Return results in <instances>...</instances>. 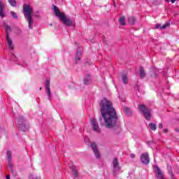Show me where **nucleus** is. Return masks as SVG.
Here are the masks:
<instances>
[{"instance_id": "obj_7", "label": "nucleus", "mask_w": 179, "mask_h": 179, "mask_svg": "<svg viewBox=\"0 0 179 179\" xmlns=\"http://www.w3.org/2000/svg\"><path fill=\"white\" fill-rule=\"evenodd\" d=\"M91 125L94 132H97L98 134H100L101 132L100 127H99V124H97V120H96V118L92 117L91 119Z\"/></svg>"}, {"instance_id": "obj_47", "label": "nucleus", "mask_w": 179, "mask_h": 179, "mask_svg": "<svg viewBox=\"0 0 179 179\" xmlns=\"http://www.w3.org/2000/svg\"><path fill=\"white\" fill-rule=\"evenodd\" d=\"M0 101H1V99H0Z\"/></svg>"}, {"instance_id": "obj_46", "label": "nucleus", "mask_w": 179, "mask_h": 179, "mask_svg": "<svg viewBox=\"0 0 179 179\" xmlns=\"http://www.w3.org/2000/svg\"><path fill=\"white\" fill-rule=\"evenodd\" d=\"M41 89H42L41 87L39 88L40 90H41Z\"/></svg>"}, {"instance_id": "obj_42", "label": "nucleus", "mask_w": 179, "mask_h": 179, "mask_svg": "<svg viewBox=\"0 0 179 179\" xmlns=\"http://www.w3.org/2000/svg\"><path fill=\"white\" fill-rule=\"evenodd\" d=\"M176 132H179V129H176Z\"/></svg>"}, {"instance_id": "obj_40", "label": "nucleus", "mask_w": 179, "mask_h": 179, "mask_svg": "<svg viewBox=\"0 0 179 179\" xmlns=\"http://www.w3.org/2000/svg\"><path fill=\"white\" fill-rule=\"evenodd\" d=\"M176 1H177V0H171V3H174L176 2Z\"/></svg>"}, {"instance_id": "obj_13", "label": "nucleus", "mask_w": 179, "mask_h": 179, "mask_svg": "<svg viewBox=\"0 0 179 179\" xmlns=\"http://www.w3.org/2000/svg\"><path fill=\"white\" fill-rule=\"evenodd\" d=\"M157 178L158 179H166L164 178V173H163V171L159 169V167L157 168Z\"/></svg>"}, {"instance_id": "obj_29", "label": "nucleus", "mask_w": 179, "mask_h": 179, "mask_svg": "<svg viewBox=\"0 0 179 179\" xmlns=\"http://www.w3.org/2000/svg\"><path fill=\"white\" fill-rule=\"evenodd\" d=\"M170 26V24L169 22H166L165 24L163 26L160 27L161 30H164L165 29H167Z\"/></svg>"}, {"instance_id": "obj_38", "label": "nucleus", "mask_w": 179, "mask_h": 179, "mask_svg": "<svg viewBox=\"0 0 179 179\" xmlns=\"http://www.w3.org/2000/svg\"><path fill=\"white\" fill-rule=\"evenodd\" d=\"M164 132H165V134H167L169 132V130L167 129H164Z\"/></svg>"}, {"instance_id": "obj_26", "label": "nucleus", "mask_w": 179, "mask_h": 179, "mask_svg": "<svg viewBox=\"0 0 179 179\" xmlns=\"http://www.w3.org/2000/svg\"><path fill=\"white\" fill-rule=\"evenodd\" d=\"M6 155L8 162H12V152H10V151H7Z\"/></svg>"}, {"instance_id": "obj_23", "label": "nucleus", "mask_w": 179, "mask_h": 179, "mask_svg": "<svg viewBox=\"0 0 179 179\" xmlns=\"http://www.w3.org/2000/svg\"><path fill=\"white\" fill-rule=\"evenodd\" d=\"M123 111L124 113H125V114H127V115H131V109H129V108H127L124 107L123 108Z\"/></svg>"}, {"instance_id": "obj_35", "label": "nucleus", "mask_w": 179, "mask_h": 179, "mask_svg": "<svg viewBox=\"0 0 179 179\" xmlns=\"http://www.w3.org/2000/svg\"><path fill=\"white\" fill-rule=\"evenodd\" d=\"M169 174H170V176H171V177H173V170L172 169H171L170 171H169Z\"/></svg>"}, {"instance_id": "obj_6", "label": "nucleus", "mask_w": 179, "mask_h": 179, "mask_svg": "<svg viewBox=\"0 0 179 179\" xmlns=\"http://www.w3.org/2000/svg\"><path fill=\"white\" fill-rule=\"evenodd\" d=\"M113 175L114 177H117L118 174H120V171H121V166H120V164L118 163V158L115 157L113 162Z\"/></svg>"}, {"instance_id": "obj_24", "label": "nucleus", "mask_w": 179, "mask_h": 179, "mask_svg": "<svg viewBox=\"0 0 179 179\" xmlns=\"http://www.w3.org/2000/svg\"><path fill=\"white\" fill-rule=\"evenodd\" d=\"M149 127H150V129H151L152 131H156V129H157V127L156 126V124L153 123H150L149 124Z\"/></svg>"}, {"instance_id": "obj_39", "label": "nucleus", "mask_w": 179, "mask_h": 179, "mask_svg": "<svg viewBox=\"0 0 179 179\" xmlns=\"http://www.w3.org/2000/svg\"><path fill=\"white\" fill-rule=\"evenodd\" d=\"M6 179H10V176L9 175H8L6 177Z\"/></svg>"}, {"instance_id": "obj_36", "label": "nucleus", "mask_w": 179, "mask_h": 179, "mask_svg": "<svg viewBox=\"0 0 179 179\" xmlns=\"http://www.w3.org/2000/svg\"><path fill=\"white\" fill-rule=\"evenodd\" d=\"M159 128H160L161 129H163V124L159 123Z\"/></svg>"}, {"instance_id": "obj_9", "label": "nucleus", "mask_w": 179, "mask_h": 179, "mask_svg": "<svg viewBox=\"0 0 179 179\" xmlns=\"http://www.w3.org/2000/svg\"><path fill=\"white\" fill-rule=\"evenodd\" d=\"M69 166L73 173V176L74 177V179L78 178V177H79V173H78V169H76V166L73 165V162H70L69 164Z\"/></svg>"}, {"instance_id": "obj_37", "label": "nucleus", "mask_w": 179, "mask_h": 179, "mask_svg": "<svg viewBox=\"0 0 179 179\" xmlns=\"http://www.w3.org/2000/svg\"><path fill=\"white\" fill-rule=\"evenodd\" d=\"M130 157H131V159H135V154H131V155H130Z\"/></svg>"}, {"instance_id": "obj_43", "label": "nucleus", "mask_w": 179, "mask_h": 179, "mask_svg": "<svg viewBox=\"0 0 179 179\" xmlns=\"http://www.w3.org/2000/svg\"><path fill=\"white\" fill-rule=\"evenodd\" d=\"M160 24H157V29H159Z\"/></svg>"}, {"instance_id": "obj_11", "label": "nucleus", "mask_w": 179, "mask_h": 179, "mask_svg": "<svg viewBox=\"0 0 179 179\" xmlns=\"http://www.w3.org/2000/svg\"><path fill=\"white\" fill-rule=\"evenodd\" d=\"M84 85H92V76L86 74L83 78Z\"/></svg>"}, {"instance_id": "obj_10", "label": "nucleus", "mask_w": 179, "mask_h": 179, "mask_svg": "<svg viewBox=\"0 0 179 179\" xmlns=\"http://www.w3.org/2000/svg\"><path fill=\"white\" fill-rule=\"evenodd\" d=\"M90 146L96 159H100V152H99V149L97 148V145H96V143H92Z\"/></svg>"}, {"instance_id": "obj_14", "label": "nucleus", "mask_w": 179, "mask_h": 179, "mask_svg": "<svg viewBox=\"0 0 179 179\" xmlns=\"http://www.w3.org/2000/svg\"><path fill=\"white\" fill-rule=\"evenodd\" d=\"M3 8H5V6L3 5V3H2V1H0V17H5Z\"/></svg>"}, {"instance_id": "obj_30", "label": "nucleus", "mask_w": 179, "mask_h": 179, "mask_svg": "<svg viewBox=\"0 0 179 179\" xmlns=\"http://www.w3.org/2000/svg\"><path fill=\"white\" fill-rule=\"evenodd\" d=\"M151 72H153L155 78L157 77V74L156 73V68L151 67Z\"/></svg>"}, {"instance_id": "obj_1", "label": "nucleus", "mask_w": 179, "mask_h": 179, "mask_svg": "<svg viewBox=\"0 0 179 179\" xmlns=\"http://www.w3.org/2000/svg\"><path fill=\"white\" fill-rule=\"evenodd\" d=\"M99 106L101 107V115L99 121L101 125H104L108 129H117L120 128L121 123L120 117L117 115V111L113 107V103L108 99L103 98L101 100Z\"/></svg>"}, {"instance_id": "obj_34", "label": "nucleus", "mask_w": 179, "mask_h": 179, "mask_svg": "<svg viewBox=\"0 0 179 179\" xmlns=\"http://www.w3.org/2000/svg\"><path fill=\"white\" fill-rule=\"evenodd\" d=\"M8 167H10V169H12L13 167V165H12V163H10V162H8Z\"/></svg>"}, {"instance_id": "obj_32", "label": "nucleus", "mask_w": 179, "mask_h": 179, "mask_svg": "<svg viewBox=\"0 0 179 179\" xmlns=\"http://www.w3.org/2000/svg\"><path fill=\"white\" fill-rule=\"evenodd\" d=\"M12 59L13 61H14V62H17V57H16V55H15L14 54H13Z\"/></svg>"}, {"instance_id": "obj_17", "label": "nucleus", "mask_w": 179, "mask_h": 179, "mask_svg": "<svg viewBox=\"0 0 179 179\" xmlns=\"http://www.w3.org/2000/svg\"><path fill=\"white\" fill-rule=\"evenodd\" d=\"M122 80L124 85H127L128 83V76H127V74H123L122 76Z\"/></svg>"}, {"instance_id": "obj_2", "label": "nucleus", "mask_w": 179, "mask_h": 179, "mask_svg": "<svg viewBox=\"0 0 179 179\" xmlns=\"http://www.w3.org/2000/svg\"><path fill=\"white\" fill-rule=\"evenodd\" d=\"M53 10L57 17H59L60 20L62 21L63 24H65L68 27H71L73 26V22L72 19L69 17H66L64 13H61V11L58 9V7L55 5H53Z\"/></svg>"}, {"instance_id": "obj_22", "label": "nucleus", "mask_w": 179, "mask_h": 179, "mask_svg": "<svg viewBox=\"0 0 179 179\" xmlns=\"http://www.w3.org/2000/svg\"><path fill=\"white\" fill-rule=\"evenodd\" d=\"M119 22L122 26H125V17L121 16L119 19Z\"/></svg>"}, {"instance_id": "obj_31", "label": "nucleus", "mask_w": 179, "mask_h": 179, "mask_svg": "<svg viewBox=\"0 0 179 179\" xmlns=\"http://www.w3.org/2000/svg\"><path fill=\"white\" fill-rule=\"evenodd\" d=\"M153 170H154V173H155L156 177H157V165L155 164L154 166Z\"/></svg>"}, {"instance_id": "obj_18", "label": "nucleus", "mask_w": 179, "mask_h": 179, "mask_svg": "<svg viewBox=\"0 0 179 179\" xmlns=\"http://www.w3.org/2000/svg\"><path fill=\"white\" fill-rule=\"evenodd\" d=\"M46 94L48 96V100L51 101V97L52 96V94H51V89L50 87H46Z\"/></svg>"}, {"instance_id": "obj_45", "label": "nucleus", "mask_w": 179, "mask_h": 179, "mask_svg": "<svg viewBox=\"0 0 179 179\" xmlns=\"http://www.w3.org/2000/svg\"><path fill=\"white\" fill-rule=\"evenodd\" d=\"M166 2H170V0H166Z\"/></svg>"}, {"instance_id": "obj_16", "label": "nucleus", "mask_w": 179, "mask_h": 179, "mask_svg": "<svg viewBox=\"0 0 179 179\" xmlns=\"http://www.w3.org/2000/svg\"><path fill=\"white\" fill-rule=\"evenodd\" d=\"M139 75H140L141 79H143V78L146 76V73H145V70L143 69V67H140Z\"/></svg>"}, {"instance_id": "obj_4", "label": "nucleus", "mask_w": 179, "mask_h": 179, "mask_svg": "<svg viewBox=\"0 0 179 179\" xmlns=\"http://www.w3.org/2000/svg\"><path fill=\"white\" fill-rule=\"evenodd\" d=\"M15 124L17 128L20 129V131H22V132H27V131H29V128L30 127L29 124H27V120H26V118L21 115H18L17 117Z\"/></svg>"}, {"instance_id": "obj_33", "label": "nucleus", "mask_w": 179, "mask_h": 179, "mask_svg": "<svg viewBox=\"0 0 179 179\" xmlns=\"http://www.w3.org/2000/svg\"><path fill=\"white\" fill-rule=\"evenodd\" d=\"M45 88L50 87V80H47L45 84Z\"/></svg>"}, {"instance_id": "obj_15", "label": "nucleus", "mask_w": 179, "mask_h": 179, "mask_svg": "<svg viewBox=\"0 0 179 179\" xmlns=\"http://www.w3.org/2000/svg\"><path fill=\"white\" fill-rule=\"evenodd\" d=\"M6 41H7V44L8 45V48H10V50H13L15 48L12 45L13 44L12 39H10V38H9V36H6Z\"/></svg>"}, {"instance_id": "obj_3", "label": "nucleus", "mask_w": 179, "mask_h": 179, "mask_svg": "<svg viewBox=\"0 0 179 179\" xmlns=\"http://www.w3.org/2000/svg\"><path fill=\"white\" fill-rule=\"evenodd\" d=\"M23 12H24V16L26 19V20L28 22V27L29 29H33V23H34V21L33 20V18L31 17V15H33V8L30 6L28 4H24L23 6Z\"/></svg>"}, {"instance_id": "obj_25", "label": "nucleus", "mask_w": 179, "mask_h": 179, "mask_svg": "<svg viewBox=\"0 0 179 179\" xmlns=\"http://www.w3.org/2000/svg\"><path fill=\"white\" fill-rule=\"evenodd\" d=\"M8 3H10V6L15 7L17 4L16 0H8Z\"/></svg>"}, {"instance_id": "obj_12", "label": "nucleus", "mask_w": 179, "mask_h": 179, "mask_svg": "<svg viewBox=\"0 0 179 179\" xmlns=\"http://www.w3.org/2000/svg\"><path fill=\"white\" fill-rule=\"evenodd\" d=\"M83 48L82 47H79L78 50H77V53L76 55V61L78 62V61H80V58H82V50Z\"/></svg>"}, {"instance_id": "obj_28", "label": "nucleus", "mask_w": 179, "mask_h": 179, "mask_svg": "<svg viewBox=\"0 0 179 179\" xmlns=\"http://www.w3.org/2000/svg\"><path fill=\"white\" fill-rule=\"evenodd\" d=\"M29 179H41V178H40L36 174H31L29 175Z\"/></svg>"}, {"instance_id": "obj_20", "label": "nucleus", "mask_w": 179, "mask_h": 179, "mask_svg": "<svg viewBox=\"0 0 179 179\" xmlns=\"http://www.w3.org/2000/svg\"><path fill=\"white\" fill-rule=\"evenodd\" d=\"M148 143L150 146V148H152V149L157 147L156 141H155V140L150 141L148 142Z\"/></svg>"}, {"instance_id": "obj_21", "label": "nucleus", "mask_w": 179, "mask_h": 179, "mask_svg": "<svg viewBox=\"0 0 179 179\" xmlns=\"http://www.w3.org/2000/svg\"><path fill=\"white\" fill-rule=\"evenodd\" d=\"M128 20H129V24H131V26H134V24H135V22H136V20H135V17H129L128 18Z\"/></svg>"}, {"instance_id": "obj_44", "label": "nucleus", "mask_w": 179, "mask_h": 179, "mask_svg": "<svg viewBox=\"0 0 179 179\" xmlns=\"http://www.w3.org/2000/svg\"><path fill=\"white\" fill-rule=\"evenodd\" d=\"M155 29H157V24H155Z\"/></svg>"}, {"instance_id": "obj_41", "label": "nucleus", "mask_w": 179, "mask_h": 179, "mask_svg": "<svg viewBox=\"0 0 179 179\" xmlns=\"http://www.w3.org/2000/svg\"><path fill=\"white\" fill-rule=\"evenodd\" d=\"M10 171H11V173H13V167L12 169H10Z\"/></svg>"}, {"instance_id": "obj_27", "label": "nucleus", "mask_w": 179, "mask_h": 179, "mask_svg": "<svg viewBox=\"0 0 179 179\" xmlns=\"http://www.w3.org/2000/svg\"><path fill=\"white\" fill-rule=\"evenodd\" d=\"M10 15L13 17V19H18L19 17L17 16V14L13 11L10 12Z\"/></svg>"}, {"instance_id": "obj_5", "label": "nucleus", "mask_w": 179, "mask_h": 179, "mask_svg": "<svg viewBox=\"0 0 179 179\" xmlns=\"http://www.w3.org/2000/svg\"><path fill=\"white\" fill-rule=\"evenodd\" d=\"M138 110L143 115L146 121H150L152 118V110L148 108L145 104H140L138 106Z\"/></svg>"}, {"instance_id": "obj_19", "label": "nucleus", "mask_w": 179, "mask_h": 179, "mask_svg": "<svg viewBox=\"0 0 179 179\" xmlns=\"http://www.w3.org/2000/svg\"><path fill=\"white\" fill-rule=\"evenodd\" d=\"M6 36H9V31H11L10 27L8 24H5Z\"/></svg>"}, {"instance_id": "obj_8", "label": "nucleus", "mask_w": 179, "mask_h": 179, "mask_svg": "<svg viewBox=\"0 0 179 179\" xmlns=\"http://www.w3.org/2000/svg\"><path fill=\"white\" fill-rule=\"evenodd\" d=\"M140 160L143 164H149V163H150V158H149V154L148 152L141 154Z\"/></svg>"}]
</instances>
